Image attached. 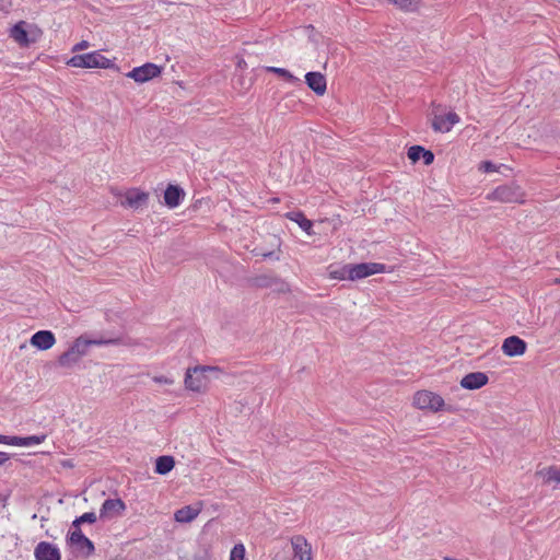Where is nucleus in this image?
I'll list each match as a JSON object with an SVG mask.
<instances>
[{"label":"nucleus","mask_w":560,"mask_h":560,"mask_svg":"<svg viewBox=\"0 0 560 560\" xmlns=\"http://www.w3.org/2000/svg\"><path fill=\"white\" fill-rule=\"evenodd\" d=\"M219 371L217 366L199 365L189 368L185 375V386L187 389L192 392H203L208 385V378L206 372Z\"/></svg>","instance_id":"1"},{"label":"nucleus","mask_w":560,"mask_h":560,"mask_svg":"<svg viewBox=\"0 0 560 560\" xmlns=\"http://www.w3.org/2000/svg\"><path fill=\"white\" fill-rule=\"evenodd\" d=\"M525 192L515 183L501 185L487 195V200L499 202H524Z\"/></svg>","instance_id":"2"},{"label":"nucleus","mask_w":560,"mask_h":560,"mask_svg":"<svg viewBox=\"0 0 560 560\" xmlns=\"http://www.w3.org/2000/svg\"><path fill=\"white\" fill-rule=\"evenodd\" d=\"M75 68H103L110 67L112 61L98 51L73 56L69 62Z\"/></svg>","instance_id":"3"},{"label":"nucleus","mask_w":560,"mask_h":560,"mask_svg":"<svg viewBox=\"0 0 560 560\" xmlns=\"http://www.w3.org/2000/svg\"><path fill=\"white\" fill-rule=\"evenodd\" d=\"M413 405L419 409H429L433 412L442 410L444 399L430 390H419L413 396Z\"/></svg>","instance_id":"4"},{"label":"nucleus","mask_w":560,"mask_h":560,"mask_svg":"<svg viewBox=\"0 0 560 560\" xmlns=\"http://www.w3.org/2000/svg\"><path fill=\"white\" fill-rule=\"evenodd\" d=\"M384 270L385 266L377 262L350 264V280L363 279L369 276L383 272Z\"/></svg>","instance_id":"5"},{"label":"nucleus","mask_w":560,"mask_h":560,"mask_svg":"<svg viewBox=\"0 0 560 560\" xmlns=\"http://www.w3.org/2000/svg\"><path fill=\"white\" fill-rule=\"evenodd\" d=\"M161 74V68L154 63L148 62L143 66L133 68L127 73L128 78L133 79L138 83H144Z\"/></svg>","instance_id":"6"},{"label":"nucleus","mask_w":560,"mask_h":560,"mask_svg":"<svg viewBox=\"0 0 560 560\" xmlns=\"http://www.w3.org/2000/svg\"><path fill=\"white\" fill-rule=\"evenodd\" d=\"M126 510V504L121 499H107L101 506L100 518L112 520L116 516L122 515Z\"/></svg>","instance_id":"7"},{"label":"nucleus","mask_w":560,"mask_h":560,"mask_svg":"<svg viewBox=\"0 0 560 560\" xmlns=\"http://www.w3.org/2000/svg\"><path fill=\"white\" fill-rule=\"evenodd\" d=\"M69 542L84 556H90L94 551L93 542L82 534L80 528H74L70 533Z\"/></svg>","instance_id":"8"},{"label":"nucleus","mask_w":560,"mask_h":560,"mask_svg":"<svg viewBox=\"0 0 560 560\" xmlns=\"http://www.w3.org/2000/svg\"><path fill=\"white\" fill-rule=\"evenodd\" d=\"M502 352L508 357H521L527 349L526 342L517 336H511L504 339Z\"/></svg>","instance_id":"9"},{"label":"nucleus","mask_w":560,"mask_h":560,"mask_svg":"<svg viewBox=\"0 0 560 560\" xmlns=\"http://www.w3.org/2000/svg\"><path fill=\"white\" fill-rule=\"evenodd\" d=\"M291 545L294 559L312 560V547L304 536H293L291 538Z\"/></svg>","instance_id":"10"},{"label":"nucleus","mask_w":560,"mask_h":560,"mask_svg":"<svg viewBox=\"0 0 560 560\" xmlns=\"http://www.w3.org/2000/svg\"><path fill=\"white\" fill-rule=\"evenodd\" d=\"M458 121L459 116L454 112H450L445 115H434L432 128L438 132H448Z\"/></svg>","instance_id":"11"},{"label":"nucleus","mask_w":560,"mask_h":560,"mask_svg":"<svg viewBox=\"0 0 560 560\" xmlns=\"http://www.w3.org/2000/svg\"><path fill=\"white\" fill-rule=\"evenodd\" d=\"M36 560H60L59 549L47 541H40L34 550Z\"/></svg>","instance_id":"12"},{"label":"nucleus","mask_w":560,"mask_h":560,"mask_svg":"<svg viewBox=\"0 0 560 560\" xmlns=\"http://www.w3.org/2000/svg\"><path fill=\"white\" fill-rule=\"evenodd\" d=\"M56 343L55 335L49 330H39L31 338V345L39 350H48Z\"/></svg>","instance_id":"13"},{"label":"nucleus","mask_w":560,"mask_h":560,"mask_svg":"<svg viewBox=\"0 0 560 560\" xmlns=\"http://www.w3.org/2000/svg\"><path fill=\"white\" fill-rule=\"evenodd\" d=\"M489 378L483 372L468 373L460 380V386L466 389H478L488 383Z\"/></svg>","instance_id":"14"},{"label":"nucleus","mask_w":560,"mask_h":560,"mask_svg":"<svg viewBox=\"0 0 560 560\" xmlns=\"http://www.w3.org/2000/svg\"><path fill=\"white\" fill-rule=\"evenodd\" d=\"M201 510V502L197 503L196 505H186L175 512L174 518L178 523H190L199 515Z\"/></svg>","instance_id":"15"},{"label":"nucleus","mask_w":560,"mask_h":560,"mask_svg":"<svg viewBox=\"0 0 560 560\" xmlns=\"http://www.w3.org/2000/svg\"><path fill=\"white\" fill-rule=\"evenodd\" d=\"M307 86L317 95H324L327 89L326 78L320 72H308L305 75Z\"/></svg>","instance_id":"16"},{"label":"nucleus","mask_w":560,"mask_h":560,"mask_svg":"<svg viewBox=\"0 0 560 560\" xmlns=\"http://www.w3.org/2000/svg\"><path fill=\"white\" fill-rule=\"evenodd\" d=\"M149 194L139 191L138 189L128 190L125 197V201L121 206L138 209L147 203Z\"/></svg>","instance_id":"17"},{"label":"nucleus","mask_w":560,"mask_h":560,"mask_svg":"<svg viewBox=\"0 0 560 560\" xmlns=\"http://www.w3.org/2000/svg\"><path fill=\"white\" fill-rule=\"evenodd\" d=\"M46 440V435H31V436H8L5 435L4 442L2 444L13 445V446H31L35 444H40Z\"/></svg>","instance_id":"18"},{"label":"nucleus","mask_w":560,"mask_h":560,"mask_svg":"<svg viewBox=\"0 0 560 560\" xmlns=\"http://www.w3.org/2000/svg\"><path fill=\"white\" fill-rule=\"evenodd\" d=\"M26 22L20 21L10 31V36L21 46H28L34 39L28 38Z\"/></svg>","instance_id":"19"},{"label":"nucleus","mask_w":560,"mask_h":560,"mask_svg":"<svg viewBox=\"0 0 560 560\" xmlns=\"http://www.w3.org/2000/svg\"><path fill=\"white\" fill-rule=\"evenodd\" d=\"M184 190L174 185H168L164 192V200L167 207L175 208L179 205L180 199L184 197Z\"/></svg>","instance_id":"20"},{"label":"nucleus","mask_w":560,"mask_h":560,"mask_svg":"<svg viewBox=\"0 0 560 560\" xmlns=\"http://www.w3.org/2000/svg\"><path fill=\"white\" fill-rule=\"evenodd\" d=\"M287 218L290 219L291 221L296 222L299 226L308 235L315 234L313 231V222L306 219L301 211L289 212L287 213Z\"/></svg>","instance_id":"21"},{"label":"nucleus","mask_w":560,"mask_h":560,"mask_svg":"<svg viewBox=\"0 0 560 560\" xmlns=\"http://www.w3.org/2000/svg\"><path fill=\"white\" fill-rule=\"evenodd\" d=\"M537 475L542 479L545 483L555 482L557 485H560V467H546L537 471Z\"/></svg>","instance_id":"22"},{"label":"nucleus","mask_w":560,"mask_h":560,"mask_svg":"<svg viewBox=\"0 0 560 560\" xmlns=\"http://www.w3.org/2000/svg\"><path fill=\"white\" fill-rule=\"evenodd\" d=\"M175 466V460L172 456H160L155 462V471L160 475L168 474Z\"/></svg>","instance_id":"23"},{"label":"nucleus","mask_w":560,"mask_h":560,"mask_svg":"<svg viewBox=\"0 0 560 560\" xmlns=\"http://www.w3.org/2000/svg\"><path fill=\"white\" fill-rule=\"evenodd\" d=\"M90 346H129L130 342H128L125 338L121 336H117L114 338H98V339H89Z\"/></svg>","instance_id":"24"},{"label":"nucleus","mask_w":560,"mask_h":560,"mask_svg":"<svg viewBox=\"0 0 560 560\" xmlns=\"http://www.w3.org/2000/svg\"><path fill=\"white\" fill-rule=\"evenodd\" d=\"M81 359L74 354V351L70 348L61 353L58 358V365L61 368L70 369L74 366Z\"/></svg>","instance_id":"25"},{"label":"nucleus","mask_w":560,"mask_h":560,"mask_svg":"<svg viewBox=\"0 0 560 560\" xmlns=\"http://www.w3.org/2000/svg\"><path fill=\"white\" fill-rule=\"evenodd\" d=\"M90 347L89 339L84 336L78 337L72 346L70 347L71 350L74 351V354L78 355L80 359L88 353V348Z\"/></svg>","instance_id":"26"},{"label":"nucleus","mask_w":560,"mask_h":560,"mask_svg":"<svg viewBox=\"0 0 560 560\" xmlns=\"http://www.w3.org/2000/svg\"><path fill=\"white\" fill-rule=\"evenodd\" d=\"M329 277L331 279H337V280H345V279L350 280V264H347L337 269H330Z\"/></svg>","instance_id":"27"},{"label":"nucleus","mask_w":560,"mask_h":560,"mask_svg":"<svg viewBox=\"0 0 560 560\" xmlns=\"http://www.w3.org/2000/svg\"><path fill=\"white\" fill-rule=\"evenodd\" d=\"M390 3L404 11H415L418 8L417 0H388Z\"/></svg>","instance_id":"28"},{"label":"nucleus","mask_w":560,"mask_h":560,"mask_svg":"<svg viewBox=\"0 0 560 560\" xmlns=\"http://www.w3.org/2000/svg\"><path fill=\"white\" fill-rule=\"evenodd\" d=\"M97 520V516L94 512H88V513H84L82 514L80 517H77L73 522H72V527L73 528H80V525L82 523H90V524H93L95 523Z\"/></svg>","instance_id":"29"},{"label":"nucleus","mask_w":560,"mask_h":560,"mask_svg":"<svg viewBox=\"0 0 560 560\" xmlns=\"http://www.w3.org/2000/svg\"><path fill=\"white\" fill-rule=\"evenodd\" d=\"M267 71L273 72V73L284 78L289 82L298 81V78H295L292 73H290L287 69H283V68L268 67Z\"/></svg>","instance_id":"30"},{"label":"nucleus","mask_w":560,"mask_h":560,"mask_svg":"<svg viewBox=\"0 0 560 560\" xmlns=\"http://www.w3.org/2000/svg\"><path fill=\"white\" fill-rule=\"evenodd\" d=\"M273 279L269 276H266V275H262V276H258L256 278L253 279V283L255 287H258V288H267V287H270L272 285L273 283Z\"/></svg>","instance_id":"31"},{"label":"nucleus","mask_w":560,"mask_h":560,"mask_svg":"<svg viewBox=\"0 0 560 560\" xmlns=\"http://www.w3.org/2000/svg\"><path fill=\"white\" fill-rule=\"evenodd\" d=\"M245 547L242 544H237L233 547L230 556V560H244Z\"/></svg>","instance_id":"32"},{"label":"nucleus","mask_w":560,"mask_h":560,"mask_svg":"<svg viewBox=\"0 0 560 560\" xmlns=\"http://www.w3.org/2000/svg\"><path fill=\"white\" fill-rule=\"evenodd\" d=\"M423 148L420 145H412L408 150V158L412 162H417L422 158Z\"/></svg>","instance_id":"33"},{"label":"nucleus","mask_w":560,"mask_h":560,"mask_svg":"<svg viewBox=\"0 0 560 560\" xmlns=\"http://www.w3.org/2000/svg\"><path fill=\"white\" fill-rule=\"evenodd\" d=\"M479 170L483 171L486 173L494 172V171H497V166L490 161H483V162H481Z\"/></svg>","instance_id":"34"},{"label":"nucleus","mask_w":560,"mask_h":560,"mask_svg":"<svg viewBox=\"0 0 560 560\" xmlns=\"http://www.w3.org/2000/svg\"><path fill=\"white\" fill-rule=\"evenodd\" d=\"M422 159L425 165H430L434 161V154L430 150H425L423 148Z\"/></svg>","instance_id":"35"},{"label":"nucleus","mask_w":560,"mask_h":560,"mask_svg":"<svg viewBox=\"0 0 560 560\" xmlns=\"http://www.w3.org/2000/svg\"><path fill=\"white\" fill-rule=\"evenodd\" d=\"M153 381H154L155 383H160V384H168V385H172V384L174 383V381H173L172 378L166 377V376H163V375H161V376H154V377H153Z\"/></svg>","instance_id":"36"},{"label":"nucleus","mask_w":560,"mask_h":560,"mask_svg":"<svg viewBox=\"0 0 560 560\" xmlns=\"http://www.w3.org/2000/svg\"><path fill=\"white\" fill-rule=\"evenodd\" d=\"M12 5V0H0V10L5 11Z\"/></svg>","instance_id":"37"},{"label":"nucleus","mask_w":560,"mask_h":560,"mask_svg":"<svg viewBox=\"0 0 560 560\" xmlns=\"http://www.w3.org/2000/svg\"><path fill=\"white\" fill-rule=\"evenodd\" d=\"M88 47H89V43L86 40H82L79 44H77L73 49L74 50H83V49H86Z\"/></svg>","instance_id":"38"},{"label":"nucleus","mask_w":560,"mask_h":560,"mask_svg":"<svg viewBox=\"0 0 560 560\" xmlns=\"http://www.w3.org/2000/svg\"><path fill=\"white\" fill-rule=\"evenodd\" d=\"M10 456L8 453L0 452V466H2L7 460H9Z\"/></svg>","instance_id":"39"},{"label":"nucleus","mask_w":560,"mask_h":560,"mask_svg":"<svg viewBox=\"0 0 560 560\" xmlns=\"http://www.w3.org/2000/svg\"><path fill=\"white\" fill-rule=\"evenodd\" d=\"M237 66H238L240 68H243V67H245V66H246V62H245L243 59H240V60H238V62H237Z\"/></svg>","instance_id":"40"},{"label":"nucleus","mask_w":560,"mask_h":560,"mask_svg":"<svg viewBox=\"0 0 560 560\" xmlns=\"http://www.w3.org/2000/svg\"><path fill=\"white\" fill-rule=\"evenodd\" d=\"M195 560H209L208 557H199V558H196Z\"/></svg>","instance_id":"41"},{"label":"nucleus","mask_w":560,"mask_h":560,"mask_svg":"<svg viewBox=\"0 0 560 560\" xmlns=\"http://www.w3.org/2000/svg\"><path fill=\"white\" fill-rule=\"evenodd\" d=\"M4 440H5V435H0V443L4 442Z\"/></svg>","instance_id":"42"},{"label":"nucleus","mask_w":560,"mask_h":560,"mask_svg":"<svg viewBox=\"0 0 560 560\" xmlns=\"http://www.w3.org/2000/svg\"><path fill=\"white\" fill-rule=\"evenodd\" d=\"M272 253L262 254L264 257H270Z\"/></svg>","instance_id":"43"}]
</instances>
